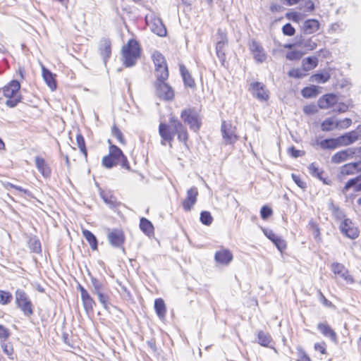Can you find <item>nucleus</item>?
Returning <instances> with one entry per match:
<instances>
[{
  "label": "nucleus",
  "mask_w": 361,
  "mask_h": 361,
  "mask_svg": "<svg viewBox=\"0 0 361 361\" xmlns=\"http://www.w3.org/2000/svg\"><path fill=\"white\" fill-rule=\"evenodd\" d=\"M318 65V59L315 56H309L302 61V67L305 71H310Z\"/></svg>",
  "instance_id": "obj_41"
},
{
  "label": "nucleus",
  "mask_w": 361,
  "mask_h": 361,
  "mask_svg": "<svg viewBox=\"0 0 361 361\" xmlns=\"http://www.w3.org/2000/svg\"><path fill=\"white\" fill-rule=\"evenodd\" d=\"M152 60L155 66L157 78L168 79L169 71L164 56L156 51L152 54Z\"/></svg>",
  "instance_id": "obj_5"
},
{
  "label": "nucleus",
  "mask_w": 361,
  "mask_h": 361,
  "mask_svg": "<svg viewBox=\"0 0 361 361\" xmlns=\"http://www.w3.org/2000/svg\"><path fill=\"white\" fill-rule=\"evenodd\" d=\"M82 235L89 243L92 250H97L98 247V240L94 234L89 230L84 229L82 230Z\"/></svg>",
  "instance_id": "obj_35"
},
{
  "label": "nucleus",
  "mask_w": 361,
  "mask_h": 361,
  "mask_svg": "<svg viewBox=\"0 0 361 361\" xmlns=\"http://www.w3.org/2000/svg\"><path fill=\"white\" fill-rule=\"evenodd\" d=\"M100 195L106 204L109 205L111 207L116 206V198L114 196L104 192H102Z\"/></svg>",
  "instance_id": "obj_51"
},
{
  "label": "nucleus",
  "mask_w": 361,
  "mask_h": 361,
  "mask_svg": "<svg viewBox=\"0 0 361 361\" xmlns=\"http://www.w3.org/2000/svg\"><path fill=\"white\" fill-rule=\"evenodd\" d=\"M99 302L102 305L104 309L108 310L109 305V296L106 293V290L96 294Z\"/></svg>",
  "instance_id": "obj_46"
},
{
  "label": "nucleus",
  "mask_w": 361,
  "mask_h": 361,
  "mask_svg": "<svg viewBox=\"0 0 361 361\" xmlns=\"http://www.w3.org/2000/svg\"><path fill=\"white\" fill-rule=\"evenodd\" d=\"M291 177L293 180L298 187H300L302 189H305L307 188L306 183L302 180L299 176L295 173H292Z\"/></svg>",
  "instance_id": "obj_62"
},
{
  "label": "nucleus",
  "mask_w": 361,
  "mask_h": 361,
  "mask_svg": "<svg viewBox=\"0 0 361 361\" xmlns=\"http://www.w3.org/2000/svg\"><path fill=\"white\" fill-rule=\"evenodd\" d=\"M11 336L10 330L5 326L0 324V342L6 341Z\"/></svg>",
  "instance_id": "obj_56"
},
{
  "label": "nucleus",
  "mask_w": 361,
  "mask_h": 361,
  "mask_svg": "<svg viewBox=\"0 0 361 361\" xmlns=\"http://www.w3.org/2000/svg\"><path fill=\"white\" fill-rule=\"evenodd\" d=\"M166 80L157 78L154 83L157 95L164 100H171L174 97V92L171 87L165 82Z\"/></svg>",
  "instance_id": "obj_6"
},
{
  "label": "nucleus",
  "mask_w": 361,
  "mask_h": 361,
  "mask_svg": "<svg viewBox=\"0 0 361 361\" xmlns=\"http://www.w3.org/2000/svg\"><path fill=\"white\" fill-rule=\"evenodd\" d=\"M1 346L3 352L9 357L12 358L11 356L13 353V348L12 344L9 342L1 341Z\"/></svg>",
  "instance_id": "obj_52"
},
{
  "label": "nucleus",
  "mask_w": 361,
  "mask_h": 361,
  "mask_svg": "<svg viewBox=\"0 0 361 361\" xmlns=\"http://www.w3.org/2000/svg\"><path fill=\"white\" fill-rule=\"evenodd\" d=\"M316 351L320 352L322 355L326 354V345L324 342L316 343L314 345Z\"/></svg>",
  "instance_id": "obj_64"
},
{
  "label": "nucleus",
  "mask_w": 361,
  "mask_h": 361,
  "mask_svg": "<svg viewBox=\"0 0 361 361\" xmlns=\"http://www.w3.org/2000/svg\"><path fill=\"white\" fill-rule=\"evenodd\" d=\"M180 71L183 80L184 85L187 87L193 88L195 87V82L190 73L183 65L180 66Z\"/></svg>",
  "instance_id": "obj_32"
},
{
  "label": "nucleus",
  "mask_w": 361,
  "mask_h": 361,
  "mask_svg": "<svg viewBox=\"0 0 361 361\" xmlns=\"http://www.w3.org/2000/svg\"><path fill=\"white\" fill-rule=\"evenodd\" d=\"M308 171L310 174L322 181L324 185H330L331 181L323 177L324 171L319 169L314 163H312L308 166Z\"/></svg>",
  "instance_id": "obj_22"
},
{
  "label": "nucleus",
  "mask_w": 361,
  "mask_h": 361,
  "mask_svg": "<svg viewBox=\"0 0 361 361\" xmlns=\"http://www.w3.org/2000/svg\"><path fill=\"white\" fill-rule=\"evenodd\" d=\"M107 238L109 244L115 248H121L123 252H125L123 244L125 243V235L123 231L119 229H113L107 234Z\"/></svg>",
  "instance_id": "obj_7"
},
{
  "label": "nucleus",
  "mask_w": 361,
  "mask_h": 361,
  "mask_svg": "<svg viewBox=\"0 0 361 361\" xmlns=\"http://www.w3.org/2000/svg\"><path fill=\"white\" fill-rule=\"evenodd\" d=\"M288 153L293 158H298L305 155V152L302 150L297 149L294 146L288 148Z\"/></svg>",
  "instance_id": "obj_60"
},
{
  "label": "nucleus",
  "mask_w": 361,
  "mask_h": 361,
  "mask_svg": "<svg viewBox=\"0 0 361 361\" xmlns=\"http://www.w3.org/2000/svg\"><path fill=\"white\" fill-rule=\"evenodd\" d=\"M92 288V293L93 294L96 295L97 293H99L101 292H103L106 290V287L104 285V283L97 278L91 276L90 277Z\"/></svg>",
  "instance_id": "obj_36"
},
{
  "label": "nucleus",
  "mask_w": 361,
  "mask_h": 361,
  "mask_svg": "<svg viewBox=\"0 0 361 361\" xmlns=\"http://www.w3.org/2000/svg\"><path fill=\"white\" fill-rule=\"evenodd\" d=\"M111 133L112 135L117 138V140H118V142L121 144H124L125 143V139L123 137V135L122 133V132L118 129V128L114 125L113 126V127L111 128Z\"/></svg>",
  "instance_id": "obj_55"
},
{
  "label": "nucleus",
  "mask_w": 361,
  "mask_h": 361,
  "mask_svg": "<svg viewBox=\"0 0 361 361\" xmlns=\"http://www.w3.org/2000/svg\"><path fill=\"white\" fill-rule=\"evenodd\" d=\"M331 270L336 275H338L347 282L353 283L354 281L353 277L349 274L348 269L342 264L338 262L333 263L331 264Z\"/></svg>",
  "instance_id": "obj_18"
},
{
  "label": "nucleus",
  "mask_w": 361,
  "mask_h": 361,
  "mask_svg": "<svg viewBox=\"0 0 361 361\" xmlns=\"http://www.w3.org/2000/svg\"><path fill=\"white\" fill-rule=\"evenodd\" d=\"M140 228L147 235L150 236L154 234V226L152 222L145 217L140 220Z\"/></svg>",
  "instance_id": "obj_33"
},
{
  "label": "nucleus",
  "mask_w": 361,
  "mask_h": 361,
  "mask_svg": "<svg viewBox=\"0 0 361 361\" xmlns=\"http://www.w3.org/2000/svg\"><path fill=\"white\" fill-rule=\"evenodd\" d=\"M141 49L139 43L134 39L128 40L122 47L121 56L123 65L127 67L134 66L140 57Z\"/></svg>",
  "instance_id": "obj_2"
},
{
  "label": "nucleus",
  "mask_w": 361,
  "mask_h": 361,
  "mask_svg": "<svg viewBox=\"0 0 361 361\" xmlns=\"http://www.w3.org/2000/svg\"><path fill=\"white\" fill-rule=\"evenodd\" d=\"M360 180L361 175L348 180L341 190L342 193L345 194L352 188H353L355 192L361 191V182L360 183Z\"/></svg>",
  "instance_id": "obj_25"
},
{
  "label": "nucleus",
  "mask_w": 361,
  "mask_h": 361,
  "mask_svg": "<svg viewBox=\"0 0 361 361\" xmlns=\"http://www.w3.org/2000/svg\"><path fill=\"white\" fill-rule=\"evenodd\" d=\"M198 190L196 187H192L187 190V197L183 201L182 206L185 212H190L197 202Z\"/></svg>",
  "instance_id": "obj_14"
},
{
  "label": "nucleus",
  "mask_w": 361,
  "mask_h": 361,
  "mask_svg": "<svg viewBox=\"0 0 361 361\" xmlns=\"http://www.w3.org/2000/svg\"><path fill=\"white\" fill-rule=\"evenodd\" d=\"M221 131L226 144H233L236 142L238 138L235 135V128L232 126L231 123L223 121L221 126Z\"/></svg>",
  "instance_id": "obj_10"
},
{
  "label": "nucleus",
  "mask_w": 361,
  "mask_h": 361,
  "mask_svg": "<svg viewBox=\"0 0 361 361\" xmlns=\"http://www.w3.org/2000/svg\"><path fill=\"white\" fill-rule=\"evenodd\" d=\"M102 164L106 169H110L116 165H120L123 169L130 170V166L126 156L116 145H111L109 147V154L104 156L102 160Z\"/></svg>",
  "instance_id": "obj_1"
},
{
  "label": "nucleus",
  "mask_w": 361,
  "mask_h": 361,
  "mask_svg": "<svg viewBox=\"0 0 361 361\" xmlns=\"http://www.w3.org/2000/svg\"><path fill=\"white\" fill-rule=\"evenodd\" d=\"M6 188H7V189H9V188H13V189H15V190H18V191H20V192H23L25 195H27V196H29V197H30V196H31V192H30V191H29L28 190H27V189H24V188H23L22 187H20V186L16 185H14V184H13V183H8L6 184Z\"/></svg>",
  "instance_id": "obj_61"
},
{
  "label": "nucleus",
  "mask_w": 361,
  "mask_h": 361,
  "mask_svg": "<svg viewBox=\"0 0 361 361\" xmlns=\"http://www.w3.org/2000/svg\"><path fill=\"white\" fill-rule=\"evenodd\" d=\"M297 361H311V359L301 346L297 347Z\"/></svg>",
  "instance_id": "obj_57"
},
{
  "label": "nucleus",
  "mask_w": 361,
  "mask_h": 361,
  "mask_svg": "<svg viewBox=\"0 0 361 361\" xmlns=\"http://www.w3.org/2000/svg\"><path fill=\"white\" fill-rule=\"evenodd\" d=\"M214 259L217 263L228 264L233 259V254L228 250H221L215 253Z\"/></svg>",
  "instance_id": "obj_23"
},
{
  "label": "nucleus",
  "mask_w": 361,
  "mask_h": 361,
  "mask_svg": "<svg viewBox=\"0 0 361 361\" xmlns=\"http://www.w3.org/2000/svg\"><path fill=\"white\" fill-rule=\"evenodd\" d=\"M361 161L348 163L341 167V173L343 175H352L355 172H361Z\"/></svg>",
  "instance_id": "obj_27"
},
{
  "label": "nucleus",
  "mask_w": 361,
  "mask_h": 361,
  "mask_svg": "<svg viewBox=\"0 0 361 361\" xmlns=\"http://www.w3.org/2000/svg\"><path fill=\"white\" fill-rule=\"evenodd\" d=\"M154 310L158 316L161 319L165 318L166 307L164 300L161 298H157L154 301Z\"/></svg>",
  "instance_id": "obj_34"
},
{
  "label": "nucleus",
  "mask_w": 361,
  "mask_h": 361,
  "mask_svg": "<svg viewBox=\"0 0 361 361\" xmlns=\"http://www.w3.org/2000/svg\"><path fill=\"white\" fill-rule=\"evenodd\" d=\"M200 219L201 223L205 226L211 225L213 221V217L212 216L210 212L207 211H202L200 213Z\"/></svg>",
  "instance_id": "obj_47"
},
{
  "label": "nucleus",
  "mask_w": 361,
  "mask_h": 361,
  "mask_svg": "<svg viewBox=\"0 0 361 361\" xmlns=\"http://www.w3.org/2000/svg\"><path fill=\"white\" fill-rule=\"evenodd\" d=\"M183 121L187 124L191 130L197 132L202 126V117L200 111L195 107L183 109L180 114Z\"/></svg>",
  "instance_id": "obj_3"
},
{
  "label": "nucleus",
  "mask_w": 361,
  "mask_h": 361,
  "mask_svg": "<svg viewBox=\"0 0 361 361\" xmlns=\"http://www.w3.org/2000/svg\"><path fill=\"white\" fill-rule=\"evenodd\" d=\"M218 35V41L216 44V53L217 57L221 61V63L224 65L225 61L226 55H225V47L228 44V39L226 34L222 31L221 29H218L217 30Z\"/></svg>",
  "instance_id": "obj_8"
},
{
  "label": "nucleus",
  "mask_w": 361,
  "mask_h": 361,
  "mask_svg": "<svg viewBox=\"0 0 361 361\" xmlns=\"http://www.w3.org/2000/svg\"><path fill=\"white\" fill-rule=\"evenodd\" d=\"M330 209L332 212L334 216L336 219L341 220L345 218L344 212L339 207L336 206L331 203L330 205Z\"/></svg>",
  "instance_id": "obj_48"
},
{
  "label": "nucleus",
  "mask_w": 361,
  "mask_h": 361,
  "mask_svg": "<svg viewBox=\"0 0 361 361\" xmlns=\"http://www.w3.org/2000/svg\"><path fill=\"white\" fill-rule=\"evenodd\" d=\"M13 295L11 293L0 290V303L1 305H8L11 302Z\"/></svg>",
  "instance_id": "obj_49"
},
{
  "label": "nucleus",
  "mask_w": 361,
  "mask_h": 361,
  "mask_svg": "<svg viewBox=\"0 0 361 361\" xmlns=\"http://www.w3.org/2000/svg\"><path fill=\"white\" fill-rule=\"evenodd\" d=\"M174 130H175V135H177L178 139L179 140V141L185 142L188 140V131L183 125L181 126V128H180L178 129L177 128Z\"/></svg>",
  "instance_id": "obj_45"
},
{
  "label": "nucleus",
  "mask_w": 361,
  "mask_h": 361,
  "mask_svg": "<svg viewBox=\"0 0 361 361\" xmlns=\"http://www.w3.org/2000/svg\"><path fill=\"white\" fill-rule=\"evenodd\" d=\"M16 303L23 314L30 317L33 314L32 304L26 293L22 289H17L15 293Z\"/></svg>",
  "instance_id": "obj_4"
},
{
  "label": "nucleus",
  "mask_w": 361,
  "mask_h": 361,
  "mask_svg": "<svg viewBox=\"0 0 361 361\" xmlns=\"http://www.w3.org/2000/svg\"><path fill=\"white\" fill-rule=\"evenodd\" d=\"M22 97L20 95L16 96L14 97L8 98L6 101V105L10 108H13L21 102Z\"/></svg>",
  "instance_id": "obj_59"
},
{
  "label": "nucleus",
  "mask_w": 361,
  "mask_h": 361,
  "mask_svg": "<svg viewBox=\"0 0 361 361\" xmlns=\"http://www.w3.org/2000/svg\"><path fill=\"white\" fill-rule=\"evenodd\" d=\"M84 308L87 312H92L95 302L90 293H87L81 297Z\"/></svg>",
  "instance_id": "obj_39"
},
{
  "label": "nucleus",
  "mask_w": 361,
  "mask_h": 361,
  "mask_svg": "<svg viewBox=\"0 0 361 361\" xmlns=\"http://www.w3.org/2000/svg\"><path fill=\"white\" fill-rule=\"evenodd\" d=\"M354 152L350 148L336 152L331 157V162L334 164H340L346 161L348 158L353 157Z\"/></svg>",
  "instance_id": "obj_24"
},
{
  "label": "nucleus",
  "mask_w": 361,
  "mask_h": 361,
  "mask_svg": "<svg viewBox=\"0 0 361 361\" xmlns=\"http://www.w3.org/2000/svg\"><path fill=\"white\" fill-rule=\"evenodd\" d=\"M20 88V82L16 80H11L7 85L3 87V93L6 97L11 98L17 95Z\"/></svg>",
  "instance_id": "obj_20"
},
{
  "label": "nucleus",
  "mask_w": 361,
  "mask_h": 361,
  "mask_svg": "<svg viewBox=\"0 0 361 361\" xmlns=\"http://www.w3.org/2000/svg\"><path fill=\"white\" fill-rule=\"evenodd\" d=\"M312 80L317 83H325L331 78V75L327 71L317 73L311 76Z\"/></svg>",
  "instance_id": "obj_42"
},
{
  "label": "nucleus",
  "mask_w": 361,
  "mask_h": 361,
  "mask_svg": "<svg viewBox=\"0 0 361 361\" xmlns=\"http://www.w3.org/2000/svg\"><path fill=\"white\" fill-rule=\"evenodd\" d=\"M272 214H273V210L270 207H269L267 205H264L262 207L261 210H260V216L262 219L266 220L269 217H270Z\"/></svg>",
  "instance_id": "obj_54"
},
{
  "label": "nucleus",
  "mask_w": 361,
  "mask_h": 361,
  "mask_svg": "<svg viewBox=\"0 0 361 361\" xmlns=\"http://www.w3.org/2000/svg\"><path fill=\"white\" fill-rule=\"evenodd\" d=\"M249 49L253 55L255 60L257 63H262L267 59V55L264 48L259 42L255 39L251 40L249 44Z\"/></svg>",
  "instance_id": "obj_13"
},
{
  "label": "nucleus",
  "mask_w": 361,
  "mask_h": 361,
  "mask_svg": "<svg viewBox=\"0 0 361 361\" xmlns=\"http://www.w3.org/2000/svg\"><path fill=\"white\" fill-rule=\"evenodd\" d=\"M302 55H303V54L302 51H298V50H293V51H288L286 54V57L288 60L296 61V60H300L302 58Z\"/></svg>",
  "instance_id": "obj_53"
},
{
  "label": "nucleus",
  "mask_w": 361,
  "mask_h": 361,
  "mask_svg": "<svg viewBox=\"0 0 361 361\" xmlns=\"http://www.w3.org/2000/svg\"><path fill=\"white\" fill-rule=\"evenodd\" d=\"M42 77L46 84L50 87L51 90H56V82L55 80V75L44 66H42Z\"/></svg>",
  "instance_id": "obj_28"
},
{
  "label": "nucleus",
  "mask_w": 361,
  "mask_h": 361,
  "mask_svg": "<svg viewBox=\"0 0 361 361\" xmlns=\"http://www.w3.org/2000/svg\"><path fill=\"white\" fill-rule=\"evenodd\" d=\"M28 247L32 252L39 254L42 252V246L37 236L30 237L28 240Z\"/></svg>",
  "instance_id": "obj_37"
},
{
  "label": "nucleus",
  "mask_w": 361,
  "mask_h": 361,
  "mask_svg": "<svg viewBox=\"0 0 361 361\" xmlns=\"http://www.w3.org/2000/svg\"><path fill=\"white\" fill-rule=\"evenodd\" d=\"M341 233L350 239H355L359 235V231L349 219H344L340 225Z\"/></svg>",
  "instance_id": "obj_11"
},
{
  "label": "nucleus",
  "mask_w": 361,
  "mask_h": 361,
  "mask_svg": "<svg viewBox=\"0 0 361 361\" xmlns=\"http://www.w3.org/2000/svg\"><path fill=\"white\" fill-rule=\"evenodd\" d=\"M317 144L322 149H334L338 146H341L338 137L336 138H326L317 142Z\"/></svg>",
  "instance_id": "obj_29"
},
{
  "label": "nucleus",
  "mask_w": 361,
  "mask_h": 361,
  "mask_svg": "<svg viewBox=\"0 0 361 361\" xmlns=\"http://www.w3.org/2000/svg\"><path fill=\"white\" fill-rule=\"evenodd\" d=\"M320 27V23L317 19L310 18L305 20L302 25V30L305 35L315 33Z\"/></svg>",
  "instance_id": "obj_19"
},
{
  "label": "nucleus",
  "mask_w": 361,
  "mask_h": 361,
  "mask_svg": "<svg viewBox=\"0 0 361 361\" xmlns=\"http://www.w3.org/2000/svg\"><path fill=\"white\" fill-rule=\"evenodd\" d=\"M99 51L104 64H106L111 55V41L106 38L102 39L99 44Z\"/></svg>",
  "instance_id": "obj_17"
},
{
  "label": "nucleus",
  "mask_w": 361,
  "mask_h": 361,
  "mask_svg": "<svg viewBox=\"0 0 361 361\" xmlns=\"http://www.w3.org/2000/svg\"><path fill=\"white\" fill-rule=\"evenodd\" d=\"M338 127V123H336L334 121V118L333 117L328 118L325 119L321 123V129L322 131L329 132L334 130L335 128Z\"/></svg>",
  "instance_id": "obj_40"
},
{
  "label": "nucleus",
  "mask_w": 361,
  "mask_h": 361,
  "mask_svg": "<svg viewBox=\"0 0 361 361\" xmlns=\"http://www.w3.org/2000/svg\"><path fill=\"white\" fill-rule=\"evenodd\" d=\"M35 165L38 171L44 178H48L51 175V169L46 163L44 159L40 157H36L35 159Z\"/></svg>",
  "instance_id": "obj_26"
},
{
  "label": "nucleus",
  "mask_w": 361,
  "mask_h": 361,
  "mask_svg": "<svg viewBox=\"0 0 361 361\" xmlns=\"http://www.w3.org/2000/svg\"><path fill=\"white\" fill-rule=\"evenodd\" d=\"M282 32L284 35L293 36L295 33V29L289 23L285 24L282 27Z\"/></svg>",
  "instance_id": "obj_58"
},
{
  "label": "nucleus",
  "mask_w": 361,
  "mask_h": 361,
  "mask_svg": "<svg viewBox=\"0 0 361 361\" xmlns=\"http://www.w3.org/2000/svg\"><path fill=\"white\" fill-rule=\"evenodd\" d=\"M295 44L299 47L306 48L308 50H314L316 49L317 44L315 42H313L311 39L307 40H299L295 42Z\"/></svg>",
  "instance_id": "obj_44"
},
{
  "label": "nucleus",
  "mask_w": 361,
  "mask_h": 361,
  "mask_svg": "<svg viewBox=\"0 0 361 361\" xmlns=\"http://www.w3.org/2000/svg\"><path fill=\"white\" fill-rule=\"evenodd\" d=\"M157 23L159 25H157L156 23H154L155 27L152 29L153 32L160 37L165 36L166 35V30L165 26L160 20H158Z\"/></svg>",
  "instance_id": "obj_50"
},
{
  "label": "nucleus",
  "mask_w": 361,
  "mask_h": 361,
  "mask_svg": "<svg viewBox=\"0 0 361 361\" xmlns=\"http://www.w3.org/2000/svg\"><path fill=\"white\" fill-rule=\"evenodd\" d=\"M336 102L337 97L335 94H326L319 99L318 106L320 109H326L334 106Z\"/></svg>",
  "instance_id": "obj_21"
},
{
  "label": "nucleus",
  "mask_w": 361,
  "mask_h": 361,
  "mask_svg": "<svg viewBox=\"0 0 361 361\" xmlns=\"http://www.w3.org/2000/svg\"><path fill=\"white\" fill-rule=\"evenodd\" d=\"M159 134L161 137V144L165 145L166 142L171 146L175 136V130L169 125L161 123L159 126Z\"/></svg>",
  "instance_id": "obj_9"
},
{
  "label": "nucleus",
  "mask_w": 361,
  "mask_h": 361,
  "mask_svg": "<svg viewBox=\"0 0 361 361\" xmlns=\"http://www.w3.org/2000/svg\"><path fill=\"white\" fill-rule=\"evenodd\" d=\"M257 343L262 346L271 348L270 344L273 343V340L269 333L260 330L257 332ZM272 348L274 349V347Z\"/></svg>",
  "instance_id": "obj_31"
},
{
  "label": "nucleus",
  "mask_w": 361,
  "mask_h": 361,
  "mask_svg": "<svg viewBox=\"0 0 361 361\" xmlns=\"http://www.w3.org/2000/svg\"><path fill=\"white\" fill-rule=\"evenodd\" d=\"M76 142L78 148L82 154H84L85 157H87V151L85 145V142L84 137L81 133H78L76 135Z\"/></svg>",
  "instance_id": "obj_43"
},
{
  "label": "nucleus",
  "mask_w": 361,
  "mask_h": 361,
  "mask_svg": "<svg viewBox=\"0 0 361 361\" xmlns=\"http://www.w3.org/2000/svg\"><path fill=\"white\" fill-rule=\"evenodd\" d=\"M169 122L171 125L170 126L173 128V130L178 129L183 126V123L175 116L170 117Z\"/></svg>",
  "instance_id": "obj_63"
},
{
  "label": "nucleus",
  "mask_w": 361,
  "mask_h": 361,
  "mask_svg": "<svg viewBox=\"0 0 361 361\" xmlns=\"http://www.w3.org/2000/svg\"><path fill=\"white\" fill-rule=\"evenodd\" d=\"M264 235L275 245L280 252H283L286 248V241L277 235L272 230L262 229Z\"/></svg>",
  "instance_id": "obj_16"
},
{
  "label": "nucleus",
  "mask_w": 361,
  "mask_h": 361,
  "mask_svg": "<svg viewBox=\"0 0 361 361\" xmlns=\"http://www.w3.org/2000/svg\"><path fill=\"white\" fill-rule=\"evenodd\" d=\"M319 93L318 87L315 85H311L310 87H304L302 91L301 94L303 97L305 98H312L317 97Z\"/></svg>",
  "instance_id": "obj_38"
},
{
  "label": "nucleus",
  "mask_w": 361,
  "mask_h": 361,
  "mask_svg": "<svg viewBox=\"0 0 361 361\" xmlns=\"http://www.w3.org/2000/svg\"><path fill=\"white\" fill-rule=\"evenodd\" d=\"M252 95L261 102H266L269 99V92L265 85L259 82H255L250 84Z\"/></svg>",
  "instance_id": "obj_12"
},
{
  "label": "nucleus",
  "mask_w": 361,
  "mask_h": 361,
  "mask_svg": "<svg viewBox=\"0 0 361 361\" xmlns=\"http://www.w3.org/2000/svg\"><path fill=\"white\" fill-rule=\"evenodd\" d=\"M317 329L324 336L330 338L331 340L334 342H336V334L329 324L325 323H319L317 325Z\"/></svg>",
  "instance_id": "obj_30"
},
{
  "label": "nucleus",
  "mask_w": 361,
  "mask_h": 361,
  "mask_svg": "<svg viewBox=\"0 0 361 361\" xmlns=\"http://www.w3.org/2000/svg\"><path fill=\"white\" fill-rule=\"evenodd\" d=\"M361 136V125H359L356 130L347 133L341 136H339L341 145L347 146L356 140Z\"/></svg>",
  "instance_id": "obj_15"
}]
</instances>
